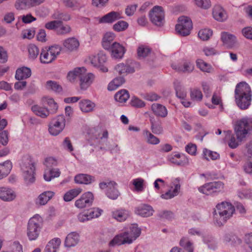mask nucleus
<instances>
[{"label": "nucleus", "instance_id": "obj_1", "mask_svg": "<svg viewBox=\"0 0 252 252\" xmlns=\"http://www.w3.org/2000/svg\"><path fill=\"white\" fill-rule=\"evenodd\" d=\"M235 98L237 105L241 110L247 109L251 103V88L246 82L237 84L235 90Z\"/></svg>", "mask_w": 252, "mask_h": 252}, {"label": "nucleus", "instance_id": "obj_2", "mask_svg": "<svg viewBox=\"0 0 252 252\" xmlns=\"http://www.w3.org/2000/svg\"><path fill=\"white\" fill-rule=\"evenodd\" d=\"M141 234V229L136 225L130 227L129 230L121 233L116 235L109 243L110 247L120 246L121 245L132 243Z\"/></svg>", "mask_w": 252, "mask_h": 252}, {"label": "nucleus", "instance_id": "obj_3", "mask_svg": "<svg viewBox=\"0 0 252 252\" xmlns=\"http://www.w3.org/2000/svg\"><path fill=\"white\" fill-rule=\"evenodd\" d=\"M235 212V207L230 203L222 202L216 206L214 213V219L218 225L221 226L232 217Z\"/></svg>", "mask_w": 252, "mask_h": 252}, {"label": "nucleus", "instance_id": "obj_4", "mask_svg": "<svg viewBox=\"0 0 252 252\" xmlns=\"http://www.w3.org/2000/svg\"><path fill=\"white\" fill-rule=\"evenodd\" d=\"M234 132L239 140H243L252 131V117H245L236 122Z\"/></svg>", "mask_w": 252, "mask_h": 252}, {"label": "nucleus", "instance_id": "obj_5", "mask_svg": "<svg viewBox=\"0 0 252 252\" xmlns=\"http://www.w3.org/2000/svg\"><path fill=\"white\" fill-rule=\"evenodd\" d=\"M43 225V220L39 215L31 218L28 223L27 235L30 241L35 240L39 236Z\"/></svg>", "mask_w": 252, "mask_h": 252}, {"label": "nucleus", "instance_id": "obj_6", "mask_svg": "<svg viewBox=\"0 0 252 252\" xmlns=\"http://www.w3.org/2000/svg\"><path fill=\"white\" fill-rule=\"evenodd\" d=\"M20 166L25 182L27 184L33 183L35 181V170L33 161L30 157H25L22 159Z\"/></svg>", "mask_w": 252, "mask_h": 252}, {"label": "nucleus", "instance_id": "obj_7", "mask_svg": "<svg viewBox=\"0 0 252 252\" xmlns=\"http://www.w3.org/2000/svg\"><path fill=\"white\" fill-rule=\"evenodd\" d=\"M61 47L58 45L43 49L40 53V60L42 63H49L55 60L60 54Z\"/></svg>", "mask_w": 252, "mask_h": 252}, {"label": "nucleus", "instance_id": "obj_8", "mask_svg": "<svg viewBox=\"0 0 252 252\" xmlns=\"http://www.w3.org/2000/svg\"><path fill=\"white\" fill-rule=\"evenodd\" d=\"M192 29V22L189 17H179L178 24L175 26V31L182 36L190 34Z\"/></svg>", "mask_w": 252, "mask_h": 252}, {"label": "nucleus", "instance_id": "obj_9", "mask_svg": "<svg viewBox=\"0 0 252 252\" xmlns=\"http://www.w3.org/2000/svg\"><path fill=\"white\" fill-rule=\"evenodd\" d=\"M224 184L220 181L206 183L198 188L200 192L207 195L219 193L223 190Z\"/></svg>", "mask_w": 252, "mask_h": 252}, {"label": "nucleus", "instance_id": "obj_10", "mask_svg": "<svg viewBox=\"0 0 252 252\" xmlns=\"http://www.w3.org/2000/svg\"><path fill=\"white\" fill-rule=\"evenodd\" d=\"M65 120L63 115H61L52 119L49 125V132L54 136L58 135L63 129Z\"/></svg>", "mask_w": 252, "mask_h": 252}, {"label": "nucleus", "instance_id": "obj_11", "mask_svg": "<svg viewBox=\"0 0 252 252\" xmlns=\"http://www.w3.org/2000/svg\"><path fill=\"white\" fill-rule=\"evenodd\" d=\"M89 62L91 64L98 69L103 72L108 71V68L105 67L104 63L106 62L107 58L103 52H99L96 55H92L89 57Z\"/></svg>", "mask_w": 252, "mask_h": 252}, {"label": "nucleus", "instance_id": "obj_12", "mask_svg": "<svg viewBox=\"0 0 252 252\" xmlns=\"http://www.w3.org/2000/svg\"><path fill=\"white\" fill-rule=\"evenodd\" d=\"M117 183L112 181L102 182L99 184V187L101 189H107L106 195L109 198L113 200L117 199L120 195V193L117 189Z\"/></svg>", "mask_w": 252, "mask_h": 252}, {"label": "nucleus", "instance_id": "obj_13", "mask_svg": "<svg viewBox=\"0 0 252 252\" xmlns=\"http://www.w3.org/2000/svg\"><path fill=\"white\" fill-rule=\"evenodd\" d=\"M94 200L93 194L88 191L82 194L80 197L75 201L74 205L77 208L83 209L91 206Z\"/></svg>", "mask_w": 252, "mask_h": 252}, {"label": "nucleus", "instance_id": "obj_14", "mask_svg": "<svg viewBox=\"0 0 252 252\" xmlns=\"http://www.w3.org/2000/svg\"><path fill=\"white\" fill-rule=\"evenodd\" d=\"M220 39L223 45L228 49H232L236 47L238 40L236 36L228 32H222L220 33Z\"/></svg>", "mask_w": 252, "mask_h": 252}, {"label": "nucleus", "instance_id": "obj_15", "mask_svg": "<svg viewBox=\"0 0 252 252\" xmlns=\"http://www.w3.org/2000/svg\"><path fill=\"white\" fill-rule=\"evenodd\" d=\"M95 75L92 73H83L80 76V87L82 90H86L93 83Z\"/></svg>", "mask_w": 252, "mask_h": 252}, {"label": "nucleus", "instance_id": "obj_16", "mask_svg": "<svg viewBox=\"0 0 252 252\" xmlns=\"http://www.w3.org/2000/svg\"><path fill=\"white\" fill-rule=\"evenodd\" d=\"M16 196L15 191L7 187H0V199L4 201H11Z\"/></svg>", "mask_w": 252, "mask_h": 252}, {"label": "nucleus", "instance_id": "obj_17", "mask_svg": "<svg viewBox=\"0 0 252 252\" xmlns=\"http://www.w3.org/2000/svg\"><path fill=\"white\" fill-rule=\"evenodd\" d=\"M154 212L152 207L147 204H142L135 209V214L143 217L151 216Z\"/></svg>", "mask_w": 252, "mask_h": 252}, {"label": "nucleus", "instance_id": "obj_18", "mask_svg": "<svg viewBox=\"0 0 252 252\" xmlns=\"http://www.w3.org/2000/svg\"><path fill=\"white\" fill-rule=\"evenodd\" d=\"M110 49L111 50L112 57L115 59H121L125 52L124 47L116 42L111 45Z\"/></svg>", "mask_w": 252, "mask_h": 252}, {"label": "nucleus", "instance_id": "obj_19", "mask_svg": "<svg viewBox=\"0 0 252 252\" xmlns=\"http://www.w3.org/2000/svg\"><path fill=\"white\" fill-rule=\"evenodd\" d=\"M113 218L119 221L126 220L129 216V212L124 209H117L112 212Z\"/></svg>", "mask_w": 252, "mask_h": 252}, {"label": "nucleus", "instance_id": "obj_20", "mask_svg": "<svg viewBox=\"0 0 252 252\" xmlns=\"http://www.w3.org/2000/svg\"><path fill=\"white\" fill-rule=\"evenodd\" d=\"M55 193L51 191H46L41 193L36 200V204L44 205L54 196Z\"/></svg>", "mask_w": 252, "mask_h": 252}, {"label": "nucleus", "instance_id": "obj_21", "mask_svg": "<svg viewBox=\"0 0 252 252\" xmlns=\"http://www.w3.org/2000/svg\"><path fill=\"white\" fill-rule=\"evenodd\" d=\"M79 235L76 232L68 234L65 239L64 245L65 247H71L76 245L79 241Z\"/></svg>", "mask_w": 252, "mask_h": 252}, {"label": "nucleus", "instance_id": "obj_22", "mask_svg": "<svg viewBox=\"0 0 252 252\" xmlns=\"http://www.w3.org/2000/svg\"><path fill=\"white\" fill-rule=\"evenodd\" d=\"M152 110L155 115L158 117L164 118L167 115L166 108L159 103H154L151 106Z\"/></svg>", "mask_w": 252, "mask_h": 252}, {"label": "nucleus", "instance_id": "obj_23", "mask_svg": "<svg viewBox=\"0 0 252 252\" xmlns=\"http://www.w3.org/2000/svg\"><path fill=\"white\" fill-rule=\"evenodd\" d=\"M74 180L76 183L88 185L94 182L95 178L90 175L80 174L75 177Z\"/></svg>", "mask_w": 252, "mask_h": 252}, {"label": "nucleus", "instance_id": "obj_24", "mask_svg": "<svg viewBox=\"0 0 252 252\" xmlns=\"http://www.w3.org/2000/svg\"><path fill=\"white\" fill-rule=\"evenodd\" d=\"M86 71L87 69L84 67L75 68L68 73L67 75V80L70 82H73L77 77L80 78L81 74L86 73Z\"/></svg>", "mask_w": 252, "mask_h": 252}, {"label": "nucleus", "instance_id": "obj_25", "mask_svg": "<svg viewBox=\"0 0 252 252\" xmlns=\"http://www.w3.org/2000/svg\"><path fill=\"white\" fill-rule=\"evenodd\" d=\"M31 74V70L30 68L22 67L16 70L15 78L18 80H22L30 77Z\"/></svg>", "mask_w": 252, "mask_h": 252}, {"label": "nucleus", "instance_id": "obj_26", "mask_svg": "<svg viewBox=\"0 0 252 252\" xmlns=\"http://www.w3.org/2000/svg\"><path fill=\"white\" fill-rule=\"evenodd\" d=\"M95 106V103L89 99H84L79 102V107L83 112H92Z\"/></svg>", "mask_w": 252, "mask_h": 252}, {"label": "nucleus", "instance_id": "obj_27", "mask_svg": "<svg viewBox=\"0 0 252 252\" xmlns=\"http://www.w3.org/2000/svg\"><path fill=\"white\" fill-rule=\"evenodd\" d=\"M12 168L10 161L7 160L2 163H0V180L7 176Z\"/></svg>", "mask_w": 252, "mask_h": 252}, {"label": "nucleus", "instance_id": "obj_28", "mask_svg": "<svg viewBox=\"0 0 252 252\" xmlns=\"http://www.w3.org/2000/svg\"><path fill=\"white\" fill-rule=\"evenodd\" d=\"M174 88L177 97L180 99H184L187 96V92L185 88L182 85L181 82L178 80L174 82Z\"/></svg>", "mask_w": 252, "mask_h": 252}, {"label": "nucleus", "instance_id": "obj_29", "mask_svg": "<svg viewBox=\"0 0 252 252\" xmlns=\"http://www.w3.org/2000/svg\"><path fill=\"white\" fill-rule=\"evenodd\" d=\"M247 160L243 166L244 170L248 174H252V149L248 147L246 154Z\"/></svg>", "mask_w": 252, "mask_h": 252}, {"label": "nucleus", "instance_id": "obj_30", "mask_svg": "<svg viewBox=\"0 0 252 252\" xmlns=\"http://www.w3.org/2000/svg\"><path fill=\"white\" fill-rule=\"evenodd\" d=\"M59 238H54L47 244L44 252H56L61 244Z\"/></svg>", "mask_w": 252, "mask_h": 252}, {"label": "nucleus", "instance_id": "obj_31", "mask_svg": "<svg viewBox=\"0 0 252 252\" xmlns=\"http://www.w3.org/2000/svg\"><path fill=\"white\" fill-rule=\"evenodd\" d=\"M115 69L120 75L131 73L135 71L134 68L133 67L125 64L123 63L117 64L115 67Z\"/></svg>", "mask_w": 252, "mask_h": 252}, {"label": "nucleus", "instance_id": "obj_32", "mask_svg": "<svg viewBox=\"0 0 252 252\" xmlns=\"http://www.w3.org/2000/svg\"><path fill=\"white\" fill-rule=\"evenodd\" d=\"M32 110L37 116L42 118H46L50 114L48 109L45 107H42L37 105L32 106Z\"/></svg>", "mask_w": 252, "mask_h": 252}, {"label": "nucleus", "instance_id": "obj_33", "mask_svg": "<svg viewBox=\"0 0 252 252\" xmlns=\"http://www.w3.org/2000/svg\"><path fill=\"white\" fill-rule=\"evenodd\" d=\"M63 4L67 7L73 10H78L84 5L80 0H62Z\"/></svg>", "mask_w": 252, "mask_h": 252}, {"label": "nucleus", "instance_id": "obj_34", "mask_svg": "<svg viewBox=\"0 0 252 252\" xmlns=\"http://www.w3.org/2000/svg\"><path fill=\"white\" fill-rule=\"evenodd\" d=\"M194 67L193 63L189 61L184 62L182 65L179 66L178 68L175 66H172L173 68L184 73L191 72L194 69Z\"/></svg>", "mask_w": 252, "mask_h": 252}, {"label": "nucleus", "instance_id": "obj_35", "mask_svg": "<svg viewBox=\"0 0 252 252\" xmlns=\"http://www.w3.org/2000/svg\"><path fill=\"white\" fill-rule=\"evenodd\" d=\"M143 134L146 138V142L149 144L157 145L160 142L159 139L147 129H144L143 131Z\"/></svg>", "mask_w": 252, "mask_h": 252}, {"label": "nucleus", "instance_id": "obj_36", "mask_svg": "<svg viewBox=\"0 0 252 252\" xmlns=\"http://www.w3.org/2000/svg\"><path fill=\"white\" fill-rule=\"evenodd\" d=\"M180 189V185L179 183L174 185V188L172 189H170L166 192L161 195V197L164 199H169L177 196L179 194Z\"/></svg>", "mask_w": 252, "mask_h": 252}, {"label": "nucleus", "instance_id": "obj_37", "mask_svg": "<svg viewBox=\"0 0 252 252\" xmlns=\"http://www.w3.org/2000/svg\"><path fill=\"white\" fill-rule=\"evenodd\" d=\"M115 35L112 32H106L103 38L102 45L104 49L109 50L111 46V42L114 40Z\"/></svg>", "mask_w": 252, "mask_h": 252}, {"label": "nucleus", "instance_id": "obj_38", "mask_svg": "<svg viewBox=\"0 0 252 252\" xmlns=\"http://www.w3.org/2000/svg\"><path fill=\"white\" fill-rule=\"evenodd\" d=\"M64 47L70 51L76 49L79 46V41L74 37L65 40L63 43Z\"/></svg>", "mask_w": 252, "mask_h": 252}, {"label": "nucleus", "instance_id": "obj_39", "mask_svg": "<svg viewBox=\"0 0 252 252\" xmlns=\"http://www.w3.org/2000/svg\"><path fill=\"white\" fill-rule=\"evenodd\" d=\"M125 82V80L123 77H116L114 79L108 86V90L112 91L115 90L119 87L122 85Z\"/></svg>", "mask_w": 252, "mask_h": 252}, {"label": "nucleus", "instance_id": "obj_40", "mask_svg": "<svg viewBox=\"0 0 252 252\" xmlns=\"http://www.w3.org/2000/svg\"><path fill=\"white\" fill-rule=\"evenodd\" d=\"M82 192V189L80 188L72 189L66 192L64 196L63 199L66 202L72 200Z\"/></svg>", "mask_w": 252, "mask_h": 252}, {"label": "nucleus", "instance_id": "obj_41", "mask_svg": "<svg viewBox=\"0 0 252 252\" xmlns=\"http://www.w3.org/2000/svg\"><path fill=\"white\" fill-rule=\"evenodd\" d=\"M115 99L120 102H126L129 97L128 92L126 90H121L118 92L115 95Z\"/></svg>", "mask_w": 252, "mask_h": 252}, {"label": "nucleus", "instance_id": "obj_42", "mask_svg": "<svg viewBox=\"0 0 252 252\" xmlns=\"http://www.w3.org/2000/svg\"><path fill=\"white\" fill-rule=\"evenodd\" d=\"M180 246L183 247L188 252H193L194 248L193 243L188 238H182L179 242Z\"/></svg>", "mask_w": 252, "mask_h": 252}, {"label": "nucleus", "instance_id": "obj_43", "mask_svg": "<svg viewBox=\"0 0 252 252\" xmlns=\"http://www.w3.org/2000/svg\"><path fill=\"white\" fill-rule=\"evenodd\" d=\"M196 65L202 71L208 73L211 72L213 69L210 64L201 59H198L196 61Z\"/></svg>", "mask_w": 252, "mask_h": 252}, {"label": "nucleus", "instance_id": "obj_44", "mask_svg": "<svg viewBox=\"0 0 252 252\" xmlns=\"http://www.w3.org/2000/svg\"><path fill=\"white\" fill-rule=\"evenodd\" d=\"M14 6L17 10H26L31 8L30 0H17Z\"/></svg>", "mask_w": 252, "mask_h": 252}, {"label": "nucleus", "instance_id": "obj_45", "mask_svg": "<svg viewBox=\"0 0 252 252\" xmlns=\"http://www.w3.org/2000/svg\"><path fill=\"white\" fill-rule=\"evenodd\" d=\"M151 49L145 45H140L137 49V55L139 59H143L151 53Z\"/></svg>", "mask_w": 252, "mask_h": 252}, {"label": "nucleus", "instance_id": "obj_46", "mask_svg": "<svg viewBox=\"0 0 252 252\" xmlns=\"http://www.w3.org/2000/svg\"><path fill=\"white\" fill-rule=\"evenodd\" d=\"M152 131L156 134H160L162 133L163 128L160 123L154 120H150Z\"/></svg>", "mask_w": 252, "mask_h": 252}, {"label": "nucleus", "instance_id": "obj_47", "mask_svg": "<svg viewBox=\"0 0 252 252\" xmlns=\"http://www.w3.org/2000/svg\"><path fill=\"white\" fill-rule=\"evenodd\" d=\"M203 157L205 159L209 160V159L216 160L220 158V155L215 152H213L207 149H204L203 152Z\"/></svg>", "mask_w": 252, "mask_h": 252}, {"label": "nucleus", "instance_id": "obj_48", "mask_svg": "<svg viewBox=\"0 0 252 252\" xmlns=\"http://www.w3.org/2000/svg\"><path fill=\"white\" fill-rule=\"evenodd\" d=\"M71 28L67 25H64L62 21H60L59 24L57 27L56 32L58 34H65L70 32Z\"/></svg>", "mask_w": 252, "mask_h": 252}, {"label": "nucleus", "instance_id": "obj_49", "mask_svg": "<svg viewBox=\"0 0 252 252\" xmlns=\"http://www.w3.org/2000/svg\"><path fill=\"white\" fill-rule=\"evenodd\" d=\"M117 17H96L95 18V22L97 24H110L117 20Z\"/></svg>", "mask_w": 252, "mask_h": 252}, {"label": "nucleus", "instance_id": "obj_50", "mask_svg": "<svg viewBox=\"0 0 252 252\" xmlns=\"http://www.w3.org/2000/svg\"><path fill=\"white\" fill-rule=\"evenodd\" d=\"M46 87L48 90H52L56 92H61L62 88L57 82L54 81H48L46 84Z\"/></svg>", "mask_w": 252, "mask_h": 252}, {"label": "nucleus", "instance_id": "obj_51", "mask_svg": "<svg viewBox=\"0 0 252 252\" xmlns=\"http://www.w3.org/2000/svg\"><path fill=\"white\" fill-rule=\"evenodd\" d=\"M212 31L210 29H205L199 31L198 36L202 40H208L212 36Z\"/></svg>", "mask_w": 252, "mask_h": 252}, {"label": "nucleus", "instance_id": "obj_52", "mask_svg": "<svg viewBox=\"0 0 252 252\" xmlns=\"http://www.w3.org/2000/svg\"><path fill=\"white\" fill-rule=\"evenodd\" d=\"M128 27V24L124 21H119L115 24L113 28L116 32H121L126 30Z\"/></svg>", "mask_w": 252, "mask_h": 252}, {"label": "nucleus", "instance_id": "obj_53", "mask_svg": "<svg viewBox=\"0 0 252 252\" xmlns=\"http://www.w3.org/2000/svg\"><path fill=\"white\" fill-rule=\"evenodd\" d=\"M164 10L161 6L156 5L150 11L149 16H164Z\"/></svg>", "mask_w": 252, "mask_h": 252}, {"label": "nucleus", "instance_id": "obj_54", "mask_svg": "<svg viewBox=\"0 0 252 252\" xmlns=\"http://www.w3.org/2000/svg\"><path fill=\"white\" fill-rule=\"evenodd\" d=\"M181 158L185 159L184 156H181L180 154H175L173 156H170L169 157V160L172 163L176 164L178 165H183L185 162L180 159Z\"/></svg>", "mask_w": 252, "mask_h": 252}, {"label": "nucleus", "instance_id": "obj_55", "mask_svg": "<svg viewBox=\"0 0 252 252\" xmlns=\"http://www.w3.org/2000/svg\"><path fill=\"white\" fill-rule=\"evenodd\" d=\"M29 57L32 59L36 58L39 54V49L34 44H30L28 46Z\"/></svg>", "mask_w": 252, "mask_h": 252}, {"label": "nucleus", "instance_id": "obj_56", "mask_svg": "<svg viewBox=\"0 0 252 252\" xmlns=\"http://www.w3.org/2000/svg\"><path fill=\"white\" fill-rule=\"evenodd\" d=\"M196 6L204 9H208L211 6L210 0H194Z\"/></svg>", "mask_w": 252, "mask_h": 252}, {"label": "nucleus", "instance_id": "obj_57", "mask_svg": "<svg viewBox=\"0 0 252 252\" xmlns=\"http://www.w3.org/2000/svg\"><path fill=\"white\" fill-rule=\"evenodd\" d=\"M144 180L142 178H137L132 180V184L137 191H142L144 189Z\"/></svg>", "mask_w": 252, "mask_h": 252}, {"label": "nucleus", "instance_id": "obj_58", "mask_svg": "<svg viewBox=\"0 0 252 252\" xmlns=\"http://www.w3.org/2000/svg\"><path fill=\"white\" fill-rule=\"evenodd\" d=\"M190 97L191 99L195 101H201L202 99V94L199 89H194L190 91Z\"/></svg>", "mask_w": 252, "mask_h": 252}, {"label": "nucleus", "instance_id": "obj_59", "mask_svg": "<svg viewBox=\"0 0 252 252\" xmlns=\"http://www.w3.org/2000/svg\"><path fill=\"white\" fill-rule=\"evenodd\" d=\"M103 211L98 208H94L90 210L88 213L89 219L91 220L99 217Z\"/></svg>", "mask_w": 252, "mask_h": 252}, {"label": "nucleus", "instance_id": "obj_60", "mask_svg": "<svg viewBox=\"0 0 252 252\" xmlns=\"http://www.w3.org/2000/svg\"><path fill=\"white\" fill-rule=\"evenodd\" d=\"M151 22L157 27L163 26L165 23L164 17H149Z\"/></svg>", "mask_w": 252, "mask_h": 252}, {"label": "nucleus", "instance_id": "obj_61", "mask_svg": "<svg viewBox=\"0 0 252 252\" xmlns=\"http://www.w3.org/2000/svg\"><path fill=\"white\" fill-rule=\"evenodd\" d=\"M225 14H226V12L221 5L217 4L214 6L213 8V16H223Z\"/></svg>", "mask_w": 252, "mask_h": 252}, {"label": "nucleus", "instance_id": "obj_62", "mask_svg": "<svg viewBox=\"0 0 252 252\" xmlns=\"http://www.w3.org/2000/svg\"><path fill=\"white\" fill-rule=\"evenodd\" d=\"M9 141V133L7 130H3L0 133V143L6 146Z\"/></svg>", "mask_w": 252, "mask_h": 252}, {"label": "nucleus", "instance_id": "obj_63", "mask_svg": "<svg viewBox=\"0 0 252 252\" xmlns=\"http://www.w3.org/2000/svg\"><path fill=\"white\" fill-rule=\"evenodd\" d=\"M44 101L47 102L48 105L52 108V113H55L58 109V105L57 103H56L54 100L52 98H48L47 97H45L43 98Z\"/></svg>", "mask_w": 252, "mask_h": 252}, {"label": "nucleus", "instance_id": "obj_64", "mask_svg": "<svg viewBox=\"0 0 252 252\" xmlns=\"http://www.w3.org/2000/svg\"><path fill=\"white\" fill-rule=\"evenodd\" d=\"M62 146L65 150H67L69 152H72L74 150L71 142L68 137L64 138Z\"/></svg>", "mask_w": 252, "mask_h": 252}]
</instances>
